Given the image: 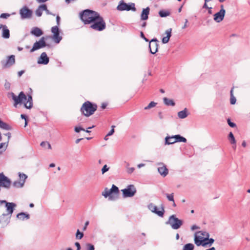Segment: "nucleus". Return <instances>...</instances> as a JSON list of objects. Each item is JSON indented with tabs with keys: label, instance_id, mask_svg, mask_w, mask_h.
Wrapping results in <instances>:
<instances>
[{
	"label": "nucleus",
	"instance_id": "obj_44",
	"mask_svg": "<svg viewBox=\"0 0 250 250\" xmlns=\"http://www.w3.org/2000/svg\"><path fill=\"white\" fill-rule=\"evenodd\" d=\"M83 236V233L81 232L79 229H77L76 234V238L77 239H81Z\"/></svg>",
	"mask_w": 250,
	"mask_h": 250
},
{
	"label": "nucleus",
	"instance_id": "obj_33",
	"mask_svg": "<svg viewBox=\"0 0 250 250\" xmlns=\"http://www.w3.org/2000/svg\"><path fill=\"white\" fill-rule=\"evenodd\" d=\"M170 14V12L169 10H160L159 12V16L162 18H165L167 16H169Z\"/></svg>",
	"mask_w": 250,
	"mask_h": 250
},
{
	"label": "nucleus",
	"instance_id": "obj_52",
	"mask_svg": "<svg viewBox=\"0 0 250 250\" xmlns=\"http://www.w3.org/2000/svg\"><path fill=\"white\" fill-rule=\"evenodd\" d=\"M4 86L5 89H6V90H9L10 88L11 84L9 82L6 81Z\"/></svg>",
	"mask_w": 250,
	"mask_h": 250
},
{
	"label": "nucleus",
	"instance_id": "obj_24",
	"mask_svg": "<svg viewBox=\"0 0 250 250\" xmlns=\"http://www.w3.org/2000/svg\"><path fill=\"white\" fill-rule=\"evenodd\" d=\"M175 137V135L166 136L165 139V145H171V144H174L175 143V142H174V140H175L174 137Z\"/></svg>",
	"mask_w": 250,
	"mask_h": 250
},
{
	"label": "nucleus",
	"instance_id": "obj_21",
	"mask_svg": "<svg viewBox=\"0 0 250 250\" xmlns=\"http://www.w3.org/2000/svg\"><path fill=\"white\" fill-rule=\"evenodd\" d=\"M205 241H204L203 239V238H202V236L198 235V233H195L194 235V242L195 244L197 246H199L202 245L203 246V244L204 242H205Z\"/></svg>",
	"mask_w": 250,
	"mask_h": 250
},
{
	"label": "nucleus",
	"instance_id": "obj_37",
	"mask_svg": "<svg viewBox=\"0 0 250 250\" xmlns=\"http://www.w3.org/2000/svg\"><path fill=\"white\" fill-rule=\"evenodd\" d=\"M52 39L56 43H59L62 40V37L59 35V32L57 34L53 35Z\"/></svg>",
	"mask_w": 250,
	"mask_h": 250
},
{
	"label": "nucleus",
	"instance_id": "obj_8",
	"mask_svg": "<svg viewBox=\"0 0 250 250\" xmlns=\"http://www.w3.org/2000/svg\"><path fill=\"white\" fill-rule=\"evenodd\" d=\"M48 45L46 44L45 42V38L44 37H42L39 41H37L35 42L32 49L30 50V52L32 53L37 50H39L41 48H43Z\"/></svg>",
	"mask_w": 250,
	"mask_h": 250
},
{
	"label": "nucleus",
	"instance_id": "obj_59",
	"mask_svg": "<svg viewBox=\"0 0 250 250\" xmlns=\"http://www.w3.org/2000/svg\"><path fill=\"white\" fill-rule=\"evenodd\" d=\"M134 169H135V168L134 167L128 168H127V172L129 174H131L134 171Z\"/></svg>",
	"mask_w": 250,
	"mask_h": 250
},
{
	"label": "nucleus",
	"instance_id": "obj_40",
	"mask_svg": "<svg viewBox=\"0 0 250 250\" xmlns=\"http://www.w3.org/2000/svg\"><path fill=\"white\" fill-rule=\"evenodd\" d=\"M18 175L20 179V181L24 182V184L26 179L27 178V176L26 174L21 172H19Z\"/></svg>",
	"mask_w": 250,
	"mask_h": 250
},
{
	"label": "nucleus",
	"instance_id": "obj_14",
	"mask_svg": "<svg viewBox=\"0 0 250 250\" xmlns=\"http://www.w3.org/2000/svg\"><path fill=\"white\" fill-rule=\"evenodd\" d=\"M11 217V216L6 214L5 213L0 216V224L1 227H6L10 223Z\"/></svg>",
	"mask_w": 250,
	"mask_h": 250
},
{
	"label": "nucleus",
	"instance_id": "obj_9",
	"mask_svg": "<svg viewBox=\"0 0 250 250\" xmlns=\"http://www.w3.org/2000/svg\"><path fill=\"white\" fill-rule=\"evenodd\" d=\"M3 69L9 68L15 63V56L12 55L7 57L6 60H2L0 62Z\"/></svg>",
	"mask_w": 250,
	"mask_h": 250
},
{
	"label": "nucleus",
	"instance_id": "obj_43",
	"mask_svg": "<svg viewBox=\"0 0 250 250\" xmlns=\"http://www.w3.org/2000/svg\"><path fill=\"white\" fill-rule=\"evenodd\" d=\"M157 104V103L154 102H151L147 106H146L144 108L145 110H148L149 109H151V108H153L155 107Z\"/></svg>",
	"mask_w": 250,
	"mask_h": 250
},
{
	"label": "nucleus",
	"instance_id": "obj_26",
	"mask_svg": "<svg viewBox=\"0 0 250 250\" xmlns=\"http://www.w3.org/2000/svg\"><path fill=\"white\" fill-rule=\"evenodd\" d=\"M195 233H198V235L202 236V238H203V239L205 241H207V239H208V238L209 237V233L205 231H199L196 232Z\"/></svg>",
	"mask_w": 250,
	"mask_h": 250
},
{
	"label": "nucleus",
	"instance_id": "obj_18",
	"mask_svg": "<svg viewBox=\"0 0 250 250\" xmlns=\"http://www.w3.org/2000/svg\"><path fill=\"white\" fill-rule=\"evenodd\" d=\"M30 33L37 37H40L43 35V31L38 27H33L30 31Z\"/></svg>",
	"mask_w": 250,
	"mask_h": 250
},
{
	"label": "nucleus",
	"instance_id": "obj_58",
	"mask_svg": "<svg viewBox=\"0 0 250 250\" xmlns=\"http://www.w3.org/2000/svg\"><path fill=\"white\" fill-rule=\"evenodd\" d=\"M44 11H45V13L47 15H52L53 16H55V15L54 14H52V13H51L49 10L47 9V6L46 5V9L45 10H44Z\"/></svg>",
	"mask_w": 250,
	"mask_h": 250
},
{
	"label": "nucleus",
	"instance_id": "obj_60",
	"mask_svg": "<svg viewBox=\"0 0 250 250\" xmlns=\"http://www.w3.org/2000/svg\"><path fill=\"white\" fill-rule=\"evenodd\" d=\"M75 245L77 247V250H80L81 245L79 242H76Z\"/></svg>",
	"mask_w": 250,
	"mask_h": 250
},
{
	"label": "nucleus",
	"instance_id": "obj_5",
	"mask_svg": "<svg viewBox=\"0 0 250 250\" xmlns=\"http://www.w3.org/2000/svg\"><path fill=\"white\" fill-rule=\"evenodd\" d=\"M117 9L119 11H130L132 10L133 11H136V8L135 6L134 3H125L124 0H121L120 1L119 5H118Z\"/></svg>",
	"mask_w": 250,
	"mask_h": 250
},
{
	"label": "nucleus",
	"instance_id": "obj_46",
	"mask_svg": "<svg viewBox=\"0 0 250 250\" xmlns=\"http://www.w3.org/2000/svg\"><path fill=\"white\" fill-rule=\"evenodd\" d=\"M51 32L53 35L59 32V29L58 26H55L51 28Z\"/></svg>",
	"mask_w": 250,
	"mask_h": 250
},
{
	"label": "nucleus",
	"instance_id": "obj_10",
	"mask_svg": "<svg viewBox=\"0 0 250 250\" xmlns=\"http://www.w3.org/2000/svg\"><path fill=\"white\" fill-rule=\"evenodd\" d=\"M11 181L3 173H0V187H2L7 188H10L11 185Z\"/></svg>",
	"mask_w": 250,
	"mask_h": 250
},
{
	"label": "nucleus",
	"instance_id": "obj_42",
	"mask_svg": "<svg viewBox=\"0 0 250 250\" xmlns=\"http://www.w3.org/2000/svg\"><path fill=\"white\" fill-rule=\"evenodd\" d=\"M41 146L43 147H46V146H47V148L49 149H52V147H51V145L50 144V143L48 142H45V141H43L42 142L41 144H40Z\"/></svg>",
	"mask_w": 250,
	"mask_h": 250
},
{
	"label": "nucleus",
	"instance_id": "obj_17",
	"mask_svg": "<svg viewBox=\"0 0 250 250\" xmlns=\"http://www.w3.org/2000/svg\"><path fill=\"white\" fill-rule=\"evenodd\" d=\"M159 166H161L158 168V171L159 173L163 177L166 176L168 174V169L166 167V166L163 163H159Z\"/></svg>",
	"mask_w": 250,
	"mask_h": 250
},
{
	"label": "nucleus",
	"instance_id": "obj_4",
	"mask_svg": "<svg viewBox=\"0 0 250 250\" xmlns=\"http://www.w3.org/2000/svg\"><path fill=\"white\" fill-rule=\"evenodd\" d=\"M2 206L6 208V213L5 214L11 216L17 205L13 202H8L6 200H0V207Z\"/></svg>",
	"mask_w": 250,
	"mask_h": 250
},
{
	"label": "nucleus",
	"instance_id": "obj_22",
	"mask_svg": "<svg viewBox=\"0 0 250 250\" xmlns=\"http://www.w3.org/2000/svg\"><path fill=\"white\" fill-rule=\"evenodd\" d=\"M46 9V4H42L40 5L35 11V14L37 16L40 17L42 16V12Z\"/></svg>",
	"mask_w": 250,
	"mask_h": 250
},
{
	"label": "nucleus",
	"instance_id": "obj_54",
	"mask_svg": "<svg viewBox=\"0 0 250 250\" xmlns=\"http://www.w3.org/2000/svg\"><path fill=\"white\" fill-rule=\"evenodd\" d=\"M115 127L114 125L112 126V129L110 130V131L107 134V136H111L112 135L114 132V129Z\"/></svg>",
	"mask_w": 250,
	"mask_h": 250
},
{
	"label": "nucleus",
	"instance_id": "obj_16",
	"mask_svg": "<svg viewBox=\"0 0 250 250\" xmlns=\"http://www.w3.org/2000/svg\"><path fill=\"white\" fill-rule=\"evenodd\" d=\"M226 11L220 10L218 12L214 15V20L217 22H220L224 18Z\"/></svg>",
	"mask_w": 250,
	"mask_h": 250
},
{
	"label": "nucleus",
	"instance_id": "obj_12",
	"mask_svg": "<svg viewBox=\"0 0 250 250\" xmlns=\"http://www.w3.org/2000/svg\"><path fill=\"white\" fill-rule=\"evenodd\" d=\"M148 208L152 212L157 214L159 216L163 217L165 213V209L163 206L161 207V210H157V206L152 203H150L148 205Z\"/></svg>",
	"mask_w": 250,
	"mask_h": 250
},
{
	"label": "nucleus",
	"instance_id": "obj_57",
	"mask_svg": "<svg viewBox=\"0 0 250 250\" xmlns=\"http://www.w3.org/2000/svg\"><path fill=\"white\" fill-rule=\"evenodd\" d=\"M15 94L13 92H9L7 94V96L9 98H11L12 99L15 96Z\"/></svg>",
	"mask_w": 250,
	"mask_h": 250
},
{
	"label": "nucleus",
	"instance_id": "obj_50",
	"mask_svg": "<svg viewBox=\"0 0 250 250\" xmlns=\"http://www.w3.org/2000/svg\"><path fill=\"white\" fill-rule=\"evenodd\" d=\"M227 122L229 125L231 127H235L236 126V124L234 123L231 122L229 119L227 120Z\"/></svg>",
	"mask_w": 250,
	"mask_h": 250
},
{
	"label": "nucleus",
	"instance_id": "obj_48",
	"mask_svg": "<svg viewBox=\"0 0 250 250\" xmlns=\"http://www.w3.org/2000/svg\"><path fill=\"white\" fill-rule=\"evenodd\" d=\"M85 246L86 248V250H95L94 246L90 243L86 244Z\"/></svg>",
	"mask_w": 250,
	"mask_h": 250
},
{
	"label": "nucleus",
	"instance_id": "obj_13",
	"mask_svg": "<svg viewBox=\"0 0 250 250\" xmlns=\"http://www.w3.org/2000/svg\"><path fill=\"white\" fill-rule=\"evenodd\" d=\"M26 99V96L23 92H21L18 96L15 95L12 99V100L14 101V105L15 107H17L18 104L21 103L23 100Z\"/></svg>",
	"mask_w": 250,
	"mask_h": 250
},
{
	"label": "nucleus",
	"instance_id": "obj_19",
	"mask_svg": "<svg viewBox=\"0 0 250 250\" xmlns=\"http://www.w3.org/2000/svg\"><path fill=\"white\" fill-rule=\"evenodd\" d=\"M150 8L147 7L146 8H144L141 14V20L146 21L148 18V15L149 14Z\"/></svg>",
	"mask_w": 250,
	"mask_h": 250
},
{
	"label": "nucleus",
	"instance_id": "obj_51",
	"mask_svg": "<svg viewBox=\"0 0 250 250\" xmlns=\"http://www.w3.org/2000/svg\"><path fill=\"white\" fill-rule=\"evenodd\" d=\"M10 16V15L9 14H8V13H2L0 15V18H1V19H7L8 17H9Z\"/></svg>",
	"mask_w": 250,
	"mask_h": 250
},
{
	"label": "nucleus",
	"instance_id": "obj_38",
	"mask_svg": "<svg viewBox=\"0 0 250 250\" xmlns=\"http://www.w3.org/2000/svg\"><path fill=\"white\" fill-rule=\"evenodd\" d=\"M111 188L112 190L113 191V192H114V194L115 195V196H116V197H115V199H117L118 198V196L119 193V190L117 186H116L115 185H112Z\"/></svg>",
	"mask_w": 250,
	"mask_h": 250
},
{
	"label": "nucleus",
	"instance_id": "obj_6",
	"mask_svg": "<svg viewBox=\"0 0 250 250\" xmlns=\"http://www.w3.org/2000/svg\"><path fill=\"white\" fill-rule=\"evenodd\" d=\"M124 198L132 197L136 193V188L133 185H128L125 188L121 190Z\"/></svg>",
	"mask_w": 250,
	"mask_h": 250
},
{
	"label": "nucleus",
	"instance_id": "obj_63",
	"mask_svg": "<svg viewBox=\"0 0 250 250\" xmlns=\"http://www.w3.org/2000/svg\"><path fill=\"white\" fill-rule=\"evenodd\" d=\"M108 192H109L110 196H111L112 197H116L115 195L114 194V192L112 190L111 188H110V189H108Z\"/></svg>",
	"mask_w": 250,
	"mask_h": 250
},
{
	"label": "nucleus",
	"instance_id": "obj_29",
	"mask_svg": "<svg viewBox=\"0 0 250 250\" xmlns=\"http://www.w3.org/2000/svg\"><path fill=\"white\" fill-rule=\"evenodd\" d=\"M163 101L164 104L167 106H174L175 103L173 100L168 99L166 97L163 98Z\"/></svg>",
	"mask_w": 250,
	"mask_h": 250
},
{
	"label": "nucleus",
	"instance_id": "obj_31",
	"mask_svg": "<svg viewBox=\"0 0 250 250\" xmlns=\"http://www.w3.org/2000/svg\"><path fill=\"white\" fill-rule=\"evenodd\" d=\"M233 89L234 87H232L230 91V103L231 104H234L236 103V99L235 96L233 95Z\"/></svg>",
	"mask_w": 250,
	"mask_h": 250
},
{
	"label": "nucleus",
	"instance_id": "obj_39",
	"mask_svg": "<svg viewBox=\"0 0 250 250\" xmlns=\"http://www.w3.org/2000/svg\"><path fill=\"white\" fill-rule=\"evenodd\" d=\"M194 246L191 243H188L185 245L183 247V250H193Z\"/></svg>",
	"mask_w": 250,
	"mask_h": 250
},
{
	"label": "nucleus",
	"instance_id": "obj_45",
	"mask_svg": "<svg viewBox=\"0 0 250 250\" xmlns=\"http://www.w3.org/2000/svg\"><path fill=\"white\" fill-rule=\"evenodd\" d=\"M166 196L167 199V200L169 201H172L173 202H174V193H172L171 194H168V193H166Z\"/></svg>",
	"mask_w": 250,
	"mask_h": 250
},
{
	"label": "nucleus",
	"instance_id": "obj_11",
	"mask_svg": "<svg viewBox=\"0 0 250 250\" xmlns=\"http://www.w3.org/2000/svg\"><path fill=\"white\" fill-rule=\"evenodd\" d=\"M149 42L150 52L152 54H155L158 51V40L156 38H153Z\"/></svg>",
	"mask_w": 250,
	"mask_h": 250
},
{
	"label": "nucleus",
	"instance_id": "obj_36",
	"mask_svg": "<svg viewBox=\"0 0 250 250\" xmlns=\"http://www.w3.org/2000/svg\"><path fill=\"white\" fill-rule=\"evenodd\" d=\"M24 182L16 181L13 182L12 185L14 188H21L24 186Z\"/></svg>",
	"mask_w": 250,
	"mask_h": 250
},
{
	"label": "nucleus",
	"instance_id": "obj_49",
	"mask_svg": "<svg viewBox=\"0 0 250 250\" xmlns=\"http://www.w3.org/2000/svg\"><path fill=\"white\" fill-rule=\"evenodd\" d=\"M109 169V167H108L106 165H104L101 170L102 174H104V173H105L106 172L108 171Z\"/></svg>",
	"mask_w": 250,
	"mask_h": 250
},
{
	"label": "nucleus",
	"instance_id": "obj_61",
	"mask_svg": "<svg viewBox=\"0 0 250 250\" xmlns=\"http://www.w3.org/2000/svg\"><path fill=\"white\" fill-rule=\"evenodd\" d=\"M200 229V227H198V226H196V225H193V226L191 227V229L192 230H195V229Z\"/></svg>",
	"mask_w": 250,
	"mask_h": 250
},
{
	"label": "nucleus",
	"instance_id": "obj_23",
	"mask_svg": "<svg viewBox=\"0 0 250 250\" xmlns=\"http://www.w3.org/2000/svg\"><path fill=\"white\" fill-rule=\"evenodd\" d=\"M171 28H169L166 31L165 33L167 35V36L163 37L162 39V42L163 43H167L168 42L169 39L171 36Z\"/></svg>",
	"mask_w": 250,
	"mask_h": 250
},
{
	"label": "nucleus",
	"instance_id": "obj_15",
	"mask_svg": "<svg viewBox=\"0 0 250 250\" xmlns=\"http://www.w3.org/2000/svg\"><path fill=\"white\" fill-rule=\"evenodd\" d=\"M49 62V59L45 52H42L38 60V63L42 64H47Z\"/></svg>",
	"mask_w": 250,
	"mask_h": 250
},
{
	"label": "nucleus",
	"instance_id": "obj_56",
	"mask_svg": "<svg viewBox=\"0 0 250 250\" xmlns=\"http://www.w3.org/2000/svg\"><path fill=\"white\" fill-rule=\"evenodd\" d=\"M4 135L7 137V141L6 142H8V144L10 139L11 137V134L10 132H7V133L4 134Z\"/></svg>",
	"mask_w": 250,
	"mask_h": 250
},
{
	"label": "nucleus",
	"instance_id": "obj_62",
	"mask_svg": "<svg viewBox=\"0 0 250 250\" xmlns=\"http://www.w3.org/2000/svg\"><path fill=\"white\" fill-rule=\"evenodd\" d=\"M26 100H27L28 102H33L32 97L30 95H28V98L27 99H26Z\"/></svg>",
	"mask_w": 250,
	"mask_h": 250
},
{
	"label": "nucleus",
	"instance_id": "obj_32",
	"mask_svg": "<svg viewBox=\"0 0 250 250\" xmlns=\"http://www.w3.org/2000/svg\"><path fill=\"white\" fill-rule=\"evenodd\" d=\"M2 140V136L0 132V141ZM8 147V142H4L0 143V149H3V150L0 152L1 153L5 151Z\"/></svg>",
	"mask_w": 250,
	"mask_h": 250
},
{
	"label": "nucleus",
	"instance_id": "obj_1",
	"mask_svg": "<svg viewBox=\"0 0 250 250\" xmlns=\"http://www.w3.org/2000/svg\"><path fill=\"white\" fill-rule=\"evenodd\" d=\"M81 20L84 24H90L89 28L102 31L106 28V23L100 14L95 11L86 9L80 13Z\"/></svg>",
	"mask_w": 250,
	"mask_h": 250
},
{
	"label": "nucleus",
	"instance_id": "obj_20",
	"mask_svg": "<svg viewBox=\"0 0 250 250\" xmlns=\"http://www.w3.org/2000/svg\"><path fill=\"white\" fill-rule=\"evenodd\" d=\"M2 28V37L4 39H8L10 37V31L6 25L1 24Z\"/></svg>",
	"mask_w": 250,
	"mask_h": 250
},
{
	"label": "nucleus",
	"instance_id": "obj_34",
	"mask_svg": "<svg viewBox=\"0 0 250 250\" xmlns=\"http://www.w3.org/2000/svg\"><path fill=\"white\" fill-rule=\"evenodd\" d=\"M228 139L231 145H235L236 144V141L235 137L231 132H230L228 135Z\"/></svg>",
	"mask_w": 250,
	"mask_h": 250
},
{
	"label": "nucleus",
	"instance_id": "obj_30",
	"mask_svg": "<svg viewBox=\"0 0 250 250\" xmlns=\"http://www.w3.org/2000/svg\"><path fill=\"white\" fill-rule=\"evenodd\" d=\"M102 195L104 196L105 198H107V197H109V200H113L115 199V197H112L110 196L109 192H108V189L106 188L104 191L102 192Z\"/></svg>",
	"mask_w": 250,
	"mask_h": 250
},
{
	"label": "nucleus",
	"instance_id": "obj_28",
	"mask_svg": "<svg viewBox=\"0 0 250 250\" xmlns=\"http://www.w3.org/2000/svg\"><path fill=\"white\" fill-rule=\"evenodd\" d=\"M175 140L174 142H183V143H186L187 140V139L182 136H181L179 134L175 135Z\"/></svg>",
	"mask_w": 250,
	"mask_h": 250
},
{
	"label": "nucleus",
	"instance_id": "obj_25",
	"mask_svg": "<svg viewBox=\"0 0 250 250\" xmlns=\"http://www.w3.org/2000/svg\"><path fill=\"white\" fill-rule=\"evenodd\" d=\"M188 116V109L186 108H185L183 110L178 112V116L180 119H185Z\"/></svg>",
	"mask_w": 250,
	"mask_h": 250
},
{
	"label": "nucleus",
	"instance_id": "obj_2",
	"mask_svg": "<svg viewBox=\"0 0 250 250\" xmlns=\"http://www.w3.org/2000/svg\"><path fill=\"white\" fill-rule=\"evenodd\" d=\"M97 105L89 101L85 102L81 108L82 113L85 116L89 117L92 115L97 109Z\"/></svg>",
	"mask_w": 250,
	"mask_h": 250
},
{
	"label": "nucleus",
	"instance_id": "obj_53",
	"mask_svg": "<svg viewBox=\"0 0 250 250\" xmlns=\"http://www.w3.org/2000/svg\"><path fill=\"white\" fill-rule=\"evenodd\" d=\"M75 131L76 132H79L80 131H85V129L81 127H75Z\"/></svg>",
	"mask_w": 250,
	"mask_h": 250
},
{
	"label": "nucleus",
	"instance_id": "obj_7",
	"mask_svg": "<svg viewBox=\"0 0 250 250\" xmlns=\"http://www.w3.org/2000/svg\"><path fill=\"white\" fill-rule=\"evenodd\" d=\"M21 19H31L32 17L33 11L27 6L22 7L19 11Z\"/></svg>",
	"mask_w": 250,
	"mask_h": 250
},
{
	"label": "nucleus",
	"instance_id": "obj_64",
	"mask_svg": "<svg viewBox=\"0 0 250 250\" xmlns=\"http://www.w3.org/2000/svg\"><path fill=\"white\" fill-rule=\"evenodd\" d=\"M56 21L58 25L57 26H58L60 25V17L58 15L56 17Z\"/></svg>",
	"mask_w": 250,
	"mask_h": 250
},
{
	"label": "nucleus",
	"instance_id": "obj_27",
	"mask_svg": "<svg viewBox=\"0 0 250 250\" xmlns=\"http://www.w3.org/2000/svg\"><path fill=\"white\" fill-rule=\"evenodd\" d=\"M17 217L20 220H24L25 219L27 220L29 219V214L25 213L24 212H21L17 214Z\"/></svg>",
	"mask_w": 250,
	"mask_h": 250
},
{
	"label": "nucleus",
	"instance_id": "obj_3",
	"mask_svg": "<svg viewBox=\"0 0 250 250\" xmlns=\"http://www.w3.org/2000/svg\"><path fill=\"white\" fill-rule=\"evenodd\" d=\"M166 224L170 225L173 229H178L183 225V221L177 218L175 215H172L169 217Z\"/></svg>",
	"mask_w": 250,
	"mask_h": 250
},
{
	"label": "nucleus",
	"instance_id": "obj_47",
	"mask_svg": "<svg viewBox=\"0 0 250 250\" xmlns=\"http://www.w3.org/2000/svg\"><path fill=\"white\" fill-rule=\"evenodd\" d=\"M24 106L27 109H31L33 106V102H28L27 101L24 103Z\"/></svg>",
	"mask_w": 250,
	"mask_h": 250
},
{
	"label": "nucleus",
	"instance_id": "obj_35",
	"mask_svg": "<svg viewBox=\"0 0 250 250\" xmlns=\"http://www.w3.org/2000/svg\"><path fill=\"white\" fill-rule=\"evenodd\" d=\"M0 128L7 130H9L11 129V127L9 125L3 122L1 120H0Z\"/></svg>",
	"mask_w": 250,
	"mask_h": 250
},
{
	"label": "nucleus",
	"instance_id": "obj_41",
	"mask_svg": "<svg viewBox=\"0 0 250 250\" xmlns=\"http://www.w3.org/2000/svg\"><path fill=\"white\" fill-rule=\"evenodd\" d=\"M207 241H208V242L205 241L203 244V247H206L208 245L210 246L213 243L214 240L213 238L209 239L208 238Z\"/></svg>",
	"mask_w": 250,
	"mask_h": 250
},
{
	"label": "nucleus",
	"instance_id": "obj_55",
	"mask_svg": "<svg viewBox=\"0 0 250 250\" xmlns=\"http://www.w3.org/2000/svg\"><path fill=\"white\" fill-rule=\"evenodd\" d=\"M140 36L142 38H143L146 42H149V41L145 37L144 33L143 32H140Z\"/></svg>",
	"mask_w": 250,
	"mask_h": 250
}]
</instances>
